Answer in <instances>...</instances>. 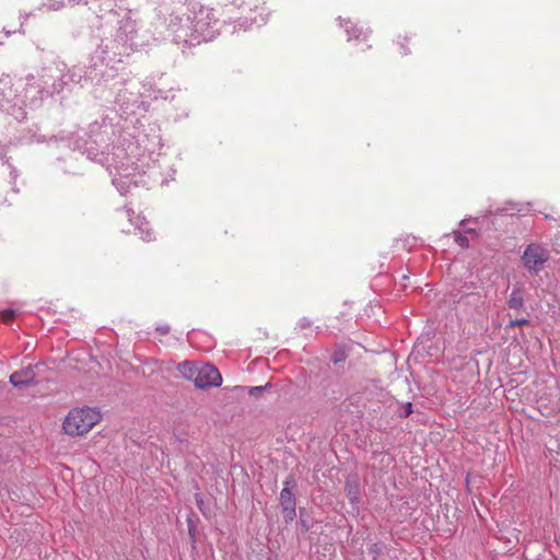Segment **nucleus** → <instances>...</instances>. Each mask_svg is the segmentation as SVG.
<instances>
[{"label": "nucleus", "instance_id": "1", "mask_svg": "<svg viewBox=\"0 0 560 560\" xmlns=\"http://www.w3.org/2000/svg\"><path fill=\"white\" fill-rule=\"evenodd\" d=\"M139 47L136 25L133 21L126 19L119 22L113 37L102 39L91 57L98 62V68L105 71L110 62H122L125 57H129Z\"/></svg>", "mask_w": 560, "mask_h": 560}, {"label": "nucleus", "instance_id": "2", "mask_svg": "<svg viewBox=\"0 0 560 560\" xmlns=\"http://www.w3.org/2000/svg\"><path fill=\"white\" fill-rule=\"evenodd\" d=\"M58 70L61 72L60 75L50 84L51 92L54 93H60L63 89L74 85L84 86L88 83L101 84L103 81H106L105 71L98 68V62L92 60V57L90 58V63L86 69L74 66L66 71L59 68Z\"/></svg>", "mask_w": 560, "mask_h": 560}, {"label": "nucleus", "instance_id": "3", "mask_svg": "<svg viewBox=\"0 0 560 560\" xmlns=\"http://www.w3.org/2000/svg\"><path fill=\"white\" fill-rule=\"evenodd\" d=\"M101 420L100 411L85 407L69 411L62 429L68 435H83L88 433Z\"/></svg>", "mask_w": 560, "mask_h": 560}, {"label": "nucleus", "instance_id": "4", "mask_svg": "<svg viewBox=\"0 0 560 560\" xmlns=\"http://www.w3.org/2000/svg\"><path fill=\"white\" fill-rule=\"evenodd\" d=\"M45 77L46 75H43L42 79H36L34 75H28L26 78L23 100L20 102L21 104L36 105L38 102L43 101L44 97L54 94V92H51V85Z\"/></svg>", "mask_w": 560, "mask_h": 560}, {"label": "nucleus", "instance_id": "5", "mask_svg": "<svg viewBox=\"0 0 560 560\" xmlns=\"http://www.w3.org/2000/svg\"><path fill=\"white\" fill-rule=\"evenodd\" d=\"M549 259L548 249L538 243H530L522 255V262L529 271L538 272Z\"/></svg>", "mask_w": 560, "mask_h": 560}, {"label": "nucleus", "instance_id": "6", "mask_svg": "<svg viewBox=\"0 0 560 560\" xmlns=\"http://www.w3.org/2000/svg\"><path fill=\"white\" fill-rule=\"evenodd\" d=\"M194 31L198 34L196 37L198 42L211 40L215 34L219 33L218 21L210 19L209 12L203 16V12L201 11L199 16L195 19Z\"/></svg>", "mask_w": 560, "mask_h": 560}, {"label": "nucleus", "instance_id": "7", "mask_svg": "<svg viewBox=\"0 0 560 560\" xmlns=\"http://www.w3.org/2000/svg\"><path fill=\"white\" fill-rule=\"evenodd\" d=\"M294 485V480L292 477H288L283 481V488L280 492V504L282 508V512L284 514V521L287 523L292 522L296 516V500L295 495L291 490V486Z\"/></svg>", "mask_w": 560, "mask_h": 560}, {"label": "nucleus", "instance_id": "8", "mask_svg": "<svg viewBox=\"0 0 560 560\" xmlns=\"http://www.w3.org/2000/svg\"><path fill=\"white\" fill-rule=\"evenodd\" d=\"M222 383V377L219 370L212 364H201L198 373L196 374L195 386L200 389L209 387H219Z\"/></svg>", "mask_w": 560, "mask_h": 560}, {"label": "nucleus", "instance_id": "9", "mask_svg": "<svg viewBox=\"0 0 560 560\" xmlns=\"http://www.w3.org/2000/svg\"><path fill=\"white\" fill-rule=\"evenodd\" d=\"M19 105L18 95L13 90V84L9 77L0 78V108H4L8 104Z\"/></svg>", "mask_w": 560, "mask_h": 560}, {"label": "nucleus", "instance_id": "10", "mask_svg": "<svg viewBox=\"0 0 560 560\" xmlns=\"http://www.w3.org/2000/svg\"><path fill=\"white\" fill-rule=\"evenodd\" d=\"M118 212L121 217L128 219V221H130V223L132 225H135V229L139 230V234L142 240L148 241V242L152 240V232L149 228V223L147 221H144V219L137 217L136 218L137 221L135 223L132 222V217L135 214L132 209L124 208L122 210H119Z\"/></svg>", "mask_w": 560, "mask_h": 560}, {"label": "nucleus", "instance_id": "11", "mask_svg": "<svg viewBox=\"0 0 560 560\" xmlns=\"http://www.w3.org/2000/svg\"><path fill=\"white\" fill-rule=\"evenodd\" d=\"M35 380V372L32 365L26 366L20 371H15L10 375V383L18 388H22L28 384H33Z\"/></svg>", "mask_w": 560, "mask_h": 560}, {"label": "nucleus", "instance_id": "12", "mask_svg": "<svg viewBox=\"0 0 560 560\" xmlns=\"http://www.w3.org/2000/svg\"><path fill=\"white\" fill-rule=\"evenodd\" d=\"M200 365L198 362L184 361L177 364V371L184 378L195 383Z\"/></svg>", "mask_w": 560, "mask_h": 560}, {"label": "nucleus", "instance_id": "13", "mask_svg": "<svg viewBox=\"0 0 560 560\" xmlns=\"http://www.w3.org/2000/svg\"><path fill=\"white\" fill-rule=\"evenodd\" d=\"M113 185L117 188L120 195H127L130 191L132 180L128 175H114Z\"/></svg>", "mask_w": 560, "mask_h": 560}, {"label": "nucleus", "instance_id": "14", "mask_svg": "<svg viewBox=\"0 0 560 560\" xmlns=\"http://www.w3.org/2000/svg\"><path fill=\"white\" fill-rule=\"evenodd\" d=\"M524 305L523 292L520 288H514L508 300V306L514 310H521Z\"/></svg>", "mask_w": 560, "mask_h": 560}, {"label": "nucleus", "instance_id": "15", "mask_svg": "<svg viewBox=\"0 0 560 560\" xmlns=\"http://www.w3.org/2000/svg\"><path fill=\"white\" fill-rule=\"evenodd\" d=\"M340 25L345 28L348 40L351 39H358L361 35H363V32L361 28H359L354 23H352L350 20H345L340 23Z\"/></svg>", "mask_w": 560, "mask_h": 560}, {"label": "nucleus", "instance_id": "16", "mask_svg": "<svg viewBox=\"0 0 560 560\" xmlns=\"http://www.w3.org/2000/svg\"><path fill=\"white\" fill-rule=\"evenodd\" d=\"M347 497L352 505L358 504L360 501L359 486L358 482L353 483L349 480L346 482Z\"/></svg>", "mask_w": 560, "mask_h": 560}, {"label": "nucleus", "instance_id": "17", "mask_svg": "<svg viewBox=\"0 0 560 560\" xmlns=\"http://www.w3.org/2000/svg\"><path fill=\"white\" fill-rule=\"evenodd\" d=\"M16 316V311L13 308H7L0 312V318L3 323H11Z\"/></svg>", "mask_w": 560, "mask_h": 560}, {"label": "nucleus", "instance_id": "18", "mask_svg": "<svg viewBox=\"0 0 560 560\" xmlns=\"http://www.w3.org/2000/svg\"><path fill=\"white\" fill-rule=\"evenodd\" d=\"M455 242L463 248L466 249L469 247V240L466 235H463L460 232H454Z\"/></svg>", "mask_w": 560, "mask_h": 560}, {"label": "nucleus", "instance_id": "19", "mask_svg": "<svg viewBox=\"0 0 560 560\" xmlns=\"http://www.w3.org/2000/svg\"><path fill=\"white\" fill-rule=\"evenodd\" d=\"M347 359V353L345 352V350L342 349H336L331 355V361L335 363V364H338L340 362H343L346 361Z\"/></svg>", "mask_w": 560, "mask_h": 560}, {"label": "nucleus", "instance_id": "20", "mask_svg": "<svg viewBox=\"0 0 560 560\" xmlns=\"http://www.w3.org/2000/svg\"><path fill=\"white\" fill-rule=\"evenodd\" d=\"M383 547L381 544H372L369 548V552L373 556V560H376L377 557L382 553Z\"/></svg>", "mask_w": 560, "mask_h": 560}, {"label": "nucleus", "instance_id": "21", "mask_svg": "<svg viewBox=\"0 0 560 560\" xmlns=\"http://www.w3.org/2000/svg\"><path fill=\"white\" fill-rule=\"evenodd\" d=\"M271 385L269 383H267L266 385L264 386H253V387H249L248 389V393L252 395V396H258L260 394H262L266 388L270 387Z\"/></svg>", "mask_w": 560, "mask_h": 560}, {"label": "nucleus", "instance_id": "22", "mask_svg": "<svg viewBox=\"0 0 560 560\" xmlns=\"http://www.w3.org/2000/svg\"><path fill=\"white\" fill-rule=\"evenodd\" d=\"M311 326H312V322L310 318H306V317L301 318L298 323V327L300 329H307V328H311Z\"/></svg>", "mask_w": 560, "mask_h": 560}, {"label": "nucleus", "instance_id": "23", "mask_svg": "<svg viewBox=\"0 0 560 560\" xmlns=\"http://www.w3.org/2000/svg\"><path fill=\"white\" fill-rule=\"evenodd\" d=\"M412 413V404L411 402H407L404 407H402V410L400 412V416L401 417H409L410 415Z\"/></svg>", "mask_w": 560, "mask_h": 560}, {"label": "nucleus", "instance_id": "24", "mask_svg": "<svg viewBox=\"0 0 560 560\" xmlns=\"http://www.w3.org/2000/svg\"><path fill=\"white\" fill-rule=\"evenodd\" d=\"M528 324V319L526 318H520V319H513L510 322V327H515V326H523V325H527Z\"/></svg>", "mask_w": 560, "mask_h": 560}, {"label": "nucleus", "instance_id": "25", "mask_svg": "<svg viewBox=\"0 0 560 560\" xmlns=\"http://www.w3.org/2000/svg\"><path fill=\"white\" fill-rule=\"evenodd\" d=\"M156 331L160 332L162 336H166L170 334L171 328L168 325H160L156 327Z\"/></svg>", "mask_w": 560, "mask_h": 560}, {"label": "nucleus", "instance_id": "26", "mask_svg": "<svg viewBox=\"0 0 560 560\" xmlns=\"http://www.w3.org/2000/svg\"><path fill=\"white\" fill-rule=\"evenodd\" d=\"M2 31H3V33L5 34V36H10L11 34H13V33H16V32H18L16 30L11 31V30H8L7 27H3V30H2Z\"/></svg>", "mask_w": 560, "mask_h": 560}, {"label": "nucleus", "instance_id": "27", "mask_svg": "<svg viewBox=\"0 0 560 560\" xmlns=\"http://www.w3.org/2000/svg\"><path fill=\"white\" fill-rule=\"evenodd\" d=\"M399 45H400V47H401V49H402V54H404V55L409 54V51H408V50H407V48L405 47L404 43H400Z\"/></svg>", "mask_w": 560, "mask_h": 560}, {"label": "nucleus", "instance_id": "28", "mask_svg": "<svg viewBox=\"0 0 560 560\" xmlns=\"http://www.w3.org/2000/svg\"><path fill=\"white\" fill-rule=\"evenodd\" d=\"M0 160L4 161L5 163H9V160L5 158L2 151H0Z\"/></svg>", "mask_w": 560, "mask_h": 560}, {"label": "nucleus", "instance_id": "29", "mask_svg": "<svg viewBox=\"0 0 560 560\" xmlns=\"http://www.w3.org/2000/svg\"><path fill=\"white\" fill-rule=\"evenodd\" d=\"M235 4H236L238 8H242V7H244V5L246 4V1H245V0H243L241 3H236V2H235Z\"/></svg>", "mask_w": 560, "mask_h": 560}, {"label": "nucleus", "instance_id": "30", "mask_svg": "<svg viewBox=\"0 0 560 560\" xmlns=\"http://www.w3.org/2000/svg\"><path fill=\"white\" fill-rule=\"evenodd\" d=\"M23 24H24V21H20V28H19V31L22 32V33H24V31H22Z\"/></svg>", "mask_w": 560, "mask_h": 560}, {"label": "nucleus", "instance_id": "31", "mask_svg": "<svg viewBox=\"0 0 560 560\" xmlns=\"http://www.w3.org/2000/svg\"><path fill=\"white\" fill-rule=\"evenodd\" d=\"M466 233L475 234V233H476V231H475L474 229H468V230L466 231Z\"/></svg>", "mask_w": 560, "mask_h": 560}, {"label": "nucleus", "instance_id": "32", "mask_svg": "<svg viewBox=\"0 0 560 560\" xmlns=\"http://www.w3.org/2000/svg\"><path fill=\"white\" fill-rule=\"evenodd\" d=\"M26 16H27V15H25V16L20 15V19L26 20Z\"/></svg>", "mask_w": 560, "mask_h": 560}, {"label": "nucleus", "instance_id": "33", "mask_svg": "<svg viewBox=\"0 0 560 560\" xmlns=\"http://www.w3.org/2000/svg\"><path fill=\"white\" fill-rule=\"evenodd\" d=\"M2 45V43L0 42V46Z\"/></svg>", "mask_w": 560, "mask_h": 560}]
</instances>
